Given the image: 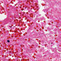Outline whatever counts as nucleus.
Listing matches in <instances>:
<instances>
[{"mask_svg": "<svg viewBox=\"0 0 61 61\" xmlns=\"http://www.w3.org/2000/svg\"><path fill=\"white\" fill-rule=\"evenodd\" d=\"M7 42L8 43H9V42H10V41H9V40H8L7 41Z\"/></svg>", "mask_w": 61, "mask_h": 61, "instance_id": "obj_1", "label": "nucleus"}, {"mask_svg": "<svg viewBox=\"0 0 61 61\" xmlns=\"http://www.w3.org/2000/svg\"><path fill=\"white\" fill-rule=\"evenodd\" d=\"M52 43H51V44H52Z\"/></svg>", "mask_w": 61, "mask_h": 61, "instance_id": "obj_2", "label": "nucleus"}, {"mask_svg": "<svg viewBox=\"0 0 61 61\" xmlns=\"http://www.w3.org/2000/svg\"><path fill=\"white\" fill-rule=\"evenodd\" d=\"M25 8L26 9V8Z\"/></svg>", "mask_w": 61, "mask_h": 61, "instance_id": "obj_3", "label": "nucleus"}]
</instances>
